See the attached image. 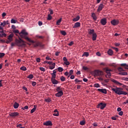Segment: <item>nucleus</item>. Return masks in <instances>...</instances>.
Masks as SVG:
<instances>
[{"label":"nucleus","instance_id":"f257e3e1","mask_svg":"<svg viewBox=\"0 0 128 128\" xmlns=\"http://www.w3.org/2000/svg\"><path fill=\"white\" fill-rule=\"evenodd\" d=\"M28 32H26V30L24 29L22 30V32L19 33V35L20 36V38H24L28 42H32V41L30 39V38L28 37Z\"/></svg>","mask_w":128,"mask_h":128},{"label":"nucleus","instance_id":"f03ea898","mask_svg":"<svg viewBox=\"0 0 128 128\" xmlns=\"http://www.w3.org/2000/svg\"><path fill=\"white\" fill-rule=\"evenodd\" d=\"M15 44L19 47H23L26 46L25 42L22 40L20 38H18V40H16L15 43H12L11 46H14Z\"/></svg>","mask_w":128,"mask_h":128},{"label":"nucleus","instance_id":"7ed1b4c3","mask_svg":"<svg viewBox=\"0 0 128 128\" xmlns=\"http://www.w3.org/2000/svg\"><path fill=\"white\" fill-rule=\"evenodd\" d=\"M122 88H112V90L114 92L115 94H118V95H127V92H122Z\"/></svg>","mask_w":128,"mask_h":128},{"label":"nucleus","instance_id":"20e7f679","mask_svg":"<svg viewBox=\"0 0 128 128\" xmlns=\"http://www.w3.org/2000/svg\"><path fill=\"white\" fill-rule=\"evenodd\" d=\"M111 81L116 84H118L119 86H122V88H126L127 87V86L126 85H124V84H121V83H120V82H118V81H117L116 80H114V79H112L111 80Z\"/></svg>","mask_w":128,"mask_h":128},{"label":"nucleus","instance_id":"39448f33","mask_svg":"<svg viewBox=\"0 0 128 128\" xmlns=\"http://www.w3.org/2000/svg\"><path fill=\"white\" fill-rule=\"evenodd\" d=\"M106 106V104L101 102L100 104H98L96 106L97 108H100L102 110Z\"/></svg>","mask_w":128,"mask_h":128},{"label":"nucleus","instance_id":"423d86ee","mask_svg":"<svg viewBox=\"0 0 128 128\" xmlns=\"http://www.w3.org/2000/svg\"><path fill=\"white\" fill-rule=\"evenodd\" d=\"M120 23V20H112L110 21V24H112V26H116L118 24Z\"/></svg>","mask_w":128,"mask_h":128},{"label":"nucleus","instance_id":"0eeeda50","mask_svg":"<svg viewBox=\"0 0 128 128\" xmlns=\"http://www.w3.org/2000/svg\"><path fill=\"white\" fill-rule=\"evenodd\" d=\"M94 76H102L103 74V72L102 71H100V70H95L94 72Z\"/></svg>","mask_w":128,"mask_h":128},{"label":"nucleus","instance_id":"6e6552de","mask_svg":"<svg viewBox=\"0 0 128 128\" xmlns=\"http://www.w3.org/2000/svg\"><path fill=\"white\" fill-rule=\"evenodd\" d=\"M104 70L105 71V72H106V74H108V76H112V74L110 73V72H112V70L111 69H110L108 68H104Z\"/></svg>","mask_w":128,"mask_h":128},{"label":"nucleus","instance_id":"1a4fd4ad","mask_svg":"<svg viewBox=\"0 0 128 128\" xmlns=\"http://www.w3.org/2000/svg\"><path fill=\"white\" fill-rule=\"evenodd\" d=\"M43 124L44 126H52V122L50 120H48L45 122H44Z\"/></svg>","mask_w":128,"mask_h":128},{"label":"nucleus","instance_id":"9d476101","mask_svg":"<svg viewBox=\"0 0 128 128\" xmlns=\"http://www.w3.org/2000/svg\"><path fill=\"white\" fill-rule=\"evenodd\" d=\"M110 82V79H106L101 82L103 86H107V84Z\"/></svg>","mask_w":128,"mask_h":128},{"label":"nucleus","instance_id":"9b49d317","mask_svg":"<svg viewBox=\"0 0 128 128\" xmlns=\"http://www.w3.org/2000/svg\"><path fill=\"white\" fill-rule=\"evenodd\" d=\"M98 91L100 92H102V94H107V91L106 88H102V89L98 88Z\"/></svg>","mask_w":128,"mask_h":128},{"label":"nucleus","instance_id":"f8f14e48","mask_svg":"<svg viewBox=\"0 0 128 128\" xmlns=\"http://www.w3.org/2000/svg\"><path fill=\"white\" fill-rule=\"evenodd\" d=\"M9 115L10 116L14 118V117L18 116L19 114L18 112H11L9 114Z\"/></svg>","mask_w":128,"mask_h":128},{"label":"nucleus","instance_id":"ddd939ff","mask_svg":"<svg viewBox=\"0 0 128 128\" xmlns=\"http://www.w3.org/2000/svg\"><path fill=\"white\" fill-rule=\"evenodd\" d=\"M64 95V92H58L56 94H55L57 98H60Z\"/></svg>","mask_w":128,"mask_h":128},{"label":"nucleus","instance_id":"4468645a","mask_svg":"<svg viewBox=\"0 0 128 128\" xmlns=\"http://www.w3.org/2000/svg\"><path fill=\"white\" fill-rule=\"evenodd\" d=\"M106 23H107V21H106V18H102L100 20V24L102 26H106Z\"/></svg>","mask_w":128,"mask_h":128},{"label":"nucleus","instance_id":"2eb2a0df","mask_svg":"<svg viewBox=\"0 0 128 128\" xmlns=\"http://www.w3.org/2000/svg\"><path fill=\"white\" fill-rule=\"evenodd\" d=\"M104 6L102 4H100L98 8V12H100L101 10H102L103 8H104Z\"/></svg>","mask_w":128,"mask_h":128},{"label":"nucleus","instance_id":"dca6fc26","mask_svg":"<svg viewBox=\"0 0 128 128\" xmlns=\"http://www.w3.org/2000/svg\"><path fill=\"white\" fill-rule=\"evenodd\" d=\"M34 47H38V46H42V44L41 42H36V43L34 44Z\"/></svg>","mask_w":128,"mask_h":128},{"label":"nucleus","instance_id":"f3484780","mask_svg":"<svg viewBox=\"0 0 128 128\" xmlns=\"http://www.w3.org/2000/svg\"><path fill=\"white\" fill-rule=\"evenodd\" d=\"M13 37H14V34H11L8 36V40H10V42H12V40H12Z\"/></svg>","mask_w":128,"mask_h":128},{"label":"nucleus","instance_id":"a211bd4d","mask_svg":"<svg viewBox=\"0 0 128 128\" xmlns=\"http://www.w3.org/2000/svg\"><path fill=\"white\" fill-rule=\"evenodd\" d=\"M80 26V22H76V23H75L74 26H73V28H77Z\"/></svg>","mask_w":128,"mask_h":128},{"label":"nucleus","instance_id":"6ab92c4d","mask_svg":"<svg viewBox=\"0 0 128 128\" xmlns=\"http://www.w3.org/2000/svg\"><path fill=\"white\" fill-rule=\"evenodd\" d=\"M54 116H58L60 115L59 112H58V110H54V114H53Z\"/></svg>","mask_w":128,"mask_h":128},{"label":"nucleus","instance_id":"aec40b11","mask_svg":"<svg viewBox=\"0 0 128 128\" xmlns=\"http://www.w3.org/2000/svg\"><path fill=\"white\" fill-rule=\"evenodd\" d=\"M36 108H37V106L36 105H34V108L32 110H30L31 114L34 113L36 110Z\"/></svg>","mask_w":128,"mask_h":128},{"label":"nucleus","instance_id":"412c9836","mask_svg":"<svg viewBox=\"0 0 128 128\" xmlns=\"http://www.w3.org/2000/svg\"><path fill=\"white\" fill-rule=\"evenodd\" d=\"M92 40H96V38H97V35L96 34V32H94L92 34Z\"/></svg>","mask_w":128,"mask_h":128},{"label":"nucleus","instance_id":"4be33fe9","mask_svg":"<svg viewBox=\"0 0 128 128\" xmlns=\"http://www.w3.org/2000/svg\"><path fill=\"white\" fill-rule=\"evenodd\" d=\"M51 82H52V84H58V82L56 79L51 80Z\"/></svg>","mask_w":128,"mask_h":128},{"label":"nucleus","instance_id":"5701e85b","mask_svg":"<svg viewBox=\"0 0 128 128\" xmlns=\"http://www.w3.org/2000/svg\"><path fill=\"white\" fill-rule=\"evenodd\" d=\"M80 19V16H77L76 17L74 18V19H72V21L76 22L78 21V20Z\"/></svg>","mask_w":128,"mask_h":128},{"label":"nucleus","instance_id":"b1692460","mask_svg":"<svg viewBox=\"0 0 128 128\" xmlns=\"http://www.w3.org/2000/svg\"><path fill=\"white\" fill-rule=\"evenodd\" d=\"M52 64V66H50V70H54V68H55L56 64V63H53Z\"/></svg>","mask_w":128,"mask_h":128},{"label":"nucleus","instance_id":"393cba45","mask_svg":"<svg viewBox=\"0 0 128 128\" xmlns=\"http://www.w3.org/2000/svg\"><path fill=\"white\" fill-rule=\"evenodd\" d=\"M94 32H95L94 30V29H90L89 30V34L90 35H92Z\"/></svg>","mask_w":128,"mask_h":128},{"label":"nucleus","instance_id":"a878e982","mask_svg":"<svg viewBox=\"0 0 128 128\" xmlns=\"http://www.w3.org/2000/svg\"><path fill=\"white\" fill-rule=\"evenodd\" d=\"M108 54L110 56H112L113 52L112 49H109L108 51Z\"/></svg>","mask_w":128,"mask_h":128},{"label":"nucleus","instance_id":"bb28decb","mask_svg":"<svg viewBox=\"0 0 128 128\" xmlns=\"http://www.w3.org/2000/svg\"><path fill=\"white\" fill-rule=\"evenodd\" d=\"M122 66H124L126 70H128V65L126 64H120Z\"/></svg>","mask_w":128,"mask_h":128},{"label":"nucleus","instance_id":"cd10ccee","mask_svg":"<svg viewBox=\"0 0 128 128\" xmlns=\"http://www.w3.org/2000/svg\"><path fill=\"white\" fill-rule=\"evenodd\" d=\"M56 90L57 92H63L62 88L60 86L56 87Z\"/></svg>","mask_w":128,"mask_h":128},{"label":"nucleus","instance_id":"c85d7f7f","mask_svg":"<svg viewBox=\"0 0 128 128\" xmlns=\"http://www.w3.org/2000/svg\"><path fill=\"white\" fill-rule=\"evenodd\" d=\"M19 106V104L17 102H15V104H14V108H18Z\"/></svg>","mask_w":128,"mask_h":128},{"label":"nucleus","instance_id":"c756f323","mask_svg":"<svg viewBox=\"0 0 128 128\" xmlns=\"http://www.w3.org/2000/svg\"><path fill=\"white\" fill-rule=\"evenodd\" d=\"M51 75H52V77L51 78V80H54L56 78V74H50Z\"/></svg>","mask_w":128,"mask_h":128},{"label":"nucleus","instance_id":"7c9ffc66","mask_svg":"<svg viewBox=\"0 0 128 128\" xmlns=\"http://www.w3.org/2000/svg\"><path fill=\"white\" fill-rule=\"evenodd\" d=\"M92 18H93V19L94 20H96L97 19V18H96V14L95 13H92Z\"/></svg>","mask_w":128,"mask_h":128},{"label":"nucleus","instance_id":"2f4dec72","mask_svg":"<svg viewBox=\"0 0 128 128\" xmlns=\"http://www.w3.org/2000/svg\"><path fill=\"white\" fill-rule=\"evenodd\" d=\"M75 82L76 84H78V83L82 82V80H78V78L75 80Z\"/></svg>","mask_w":128,"mask_h":128},{"label":"nucleus","instance_id":"473e14b6","mask_svg":"<svg viewBox=\"0 0 128 128\" xmlns=\"http://www.w3.org/2000/svg\"><path fill=\"white\" fill-rule=\"evenodd\" d=\"M6 25V22L4 20L3 22H1L0 26H4Z\"/></svg>","mask_w":128,"mask_h":128},{"label":"nucleus","instance_id":"72a5a7b5","mask_svg":"<svg viewBox=\"0 0 128 128\" xmlns=\"http://www.w3.org/2000/svg\"><path fill=\"white\" fill-rule=\"evenodd\" d=\"M60 34L62 35V36H66V32L64 31V30H61L60 31Z\"/></svg>","mask_w":128,"mask_h":128},{"label":"nucleus","instance_id":"f704fd0d","mask_svg":"<svg viewBox=\"0 0 128 128\" xmlns=\"http://www.w3.org/2000/svg\"><path fill=\"white\" fill-rule=\"evenodd\" d=\"M62 21V18H60V20H58L56 22V25L57 26H60V22Z\"/></svg>","mask_w":128,"mask_h":128},{"label":"nucleus","instance_id":"c9c22d12","mask_svg":"<svg viewBox=\"0 0 128 128\" xmlns=\"http://www.w3.org/2000/svg\"><path fill=\"white\" fill-rule=\"evenodd\" d=\"M20 70L23 71H26L27 70L26 68L24 67V66H22L20 68Z\"/></svg>","mask_w":128,"mask_h":128},{"label":"nucleus","instance_id":"e433bc0d","mask_svg":"<svg viewBox=\"0 0 128 128\" xmlns=\"http://www.w3.org/2000/svg\"><path fill=\"white\" fill-rule=\"evenodd\" d=\"M58 70L59 72H61L64 71V68L61 67H59L58 68Z\"/></svg>","mask_w":128,"mask_h":128},{"label":"nucleus","instance_id":"4c0bfd02","mask_svg":"<svg viewBox=\"0 0 128 128\" xmlns=\"http://www.w3.org/2000/svg\"><path fill=\"white\" fill-rule=\"evenodd\" d=\"M60 80H61V82H64L66 80V78L64 76H61Z\"/></svg>","mask_w":128,"mask_h":128},{"label":"nucleus","instance_id":"58836bf2","mask_svg":"<svg viewBox=\"0 0 128 128\" xmlns=\"http://www.w3.org/2000/svg\"><path fill=\"white\" fill-rule=\"evenodd\" d=\"M18 22V20H14V19H12L11 20V23L12 24H16Z\"/></svg>","mask_w":128,"mask_h":128},{"label":"nucleus","instance_id":"ea45409f","mask_svg":"<svg viewBox=\"0 0 128 128\" xmlns=\"http://www.w3.org/2000/svg\"><path fill=\"white\" fill-rule=\"evenodd\" d=\"M120 74L122 75V76H126V75H128V72H121L120 73Z\"/></svg>","mask_w":128,"mask_h":128},{"label":"nucleus","instance_id":"a19ab883","mask_svg":"<svg viewBox=\"0 0 128 128\" xmlns=\"http://www.w3.org/2000/svg\"><path fill=\"white\" fill-rule=\"evenodd\" d=\"M28 78L30 79H32L34 78V76L32 75V74H30L28 76Z\"/></svg>","mask_w":128,"mask_h":128},{"label":"nucleus","instance_id":"79ce46f5","mask_svg":"<svg viewBox=\"0 0 128 128\" xmlns=\"http://www.w3.org/2000/svg\"><path fill=\"white\" fill-rule=\"evenodd\" d=\"M52 16L50 14H48L47 20H51L52 19Z\"/></svg>","mask_w":128,"mask_h":128},{"label":"nucleus","instance_id":"37998d69","mask_svg":"<svg viewBox=\"0 0 128 128\" xmlns=\"http://www.w3.org/2000/svg\"><path fill=\"white\" fill-rule=\"evenodd\" d=\"M64 64H66V66H70V62L68 61V60H66V62H64Z\"/></svg>","mask_w":128,"mask_h":128},{"label":"nucleus","instance_id":"c03bdc74","mask_svg":"<svg viewBox=\"0 0 128 128\" xmlns=\"http://www.w3.org/2000/svg\"><path fill=\"white\" fill-rule=\"evenodd\" d=\"M94 87L96 88H100V85L98 84H94Z\"/></svg>","mask_w":128,"mask_h":128},{"label":"nucleus","instance_id":"a18cd8bd","mask_svg":"<svg viewBox=\"0 0 128 128\" xmlns=\"http://www.w3.org/2000/svg\"><path fill=\"white\" fill-rule=\"evenodd\" d=\"M80 125H82V126L84 125L85 124V121L84 120H82V121L80 122Z\"/></svg>","mask_w":128,"mask_h":128},{"label":"nucleus","instance_id":"49530a36","mask_svg":"<svg viewBox=\"0 0 128 128\" xmlns=\"http://www.w3.org/2000/svg\"><path fill=\"white\" fill-rule=\"evenodd\" d=\"M5 56V54L4 53H0V58H2L3 56Z\"/></svg>","mask_w":128,"mask_h":128},{"label":"nucleus","instance_id":"de8ad7c7","mask_svg":"<svg viewBox=\"0 0 128 128\" xmlns=\"http://www.w3.org/2000/svg\"><path fill=\"white\" fill-rule=\"evenodd\" d=\"M74 74V70H70V71L69 72L70 76H72V74Z\"/></svg>","mask_w":128,"mask_h":128},{"label":"nucleus","instance_id":"09e8293b","mask_svg":"<svg viewBox=\"0 0 128 128\" xmlns=\"http://www.w3.org/2000/svg\"><path fill=\"white\" fill-rule=\"evenodd\" d=\"M40 70L42 72H46V69L44 68H40Z\"/></svg>","mask_w":128,"mask_h":128},{"label":"nucleus","instance_id":"8fccbe9b","mask_svg":"<svg viewBox=\"0 0 128 128\" xmlns=\"http://www.w3.org/2000/svg\"><path fill=\"white\" fill-rule=\"evenodd\" d=\"M118 70L120 72H124V69L120 67L118 68Z\"/></svg>","mask_w":128,"mask_h":128},{"label":"nucleus","instance_id":"3c124183","mask_svg":"<svg viewBox=\"0 0 128 128\" xmlns=\"http://www.w3.org/2000/svg\"><path fill=\"white\" fill-rule=\"evenodd\" d=\"M82 70H88V68L86 67V66H83Z\"/></svg>","mask_w":128,"mask_h":128},{"label":"nucleus","instance_id":"603ef678","mask_svg":"<svg viewBox=\"0 0 128 128\" xmlns=\"http://www.w3.org/2000/svg\"><path fill=\"white\" fill-rule=\"evenodd\" d=\"M13 32H14V34H19V31L18 30H14Z\"/></svg>","mask_w":128,"mask_h":128},{"label":"nucleus","instance_id":"864d4df0","mask_svg":"<svg viewBox=\"0 0 128 128\" xmlns=\"http://www.w3.org/2000/svg\"><path fill=\"white\" fill-rule=\"evenodd\" d=\"M84 55L86 56H89V54L88 52H84Z\"/></svg>","mask_w":128,"mask_h":128},{"label":"nucleus","instance_id":"5fc2aeb1","mask_svg":"<svg viewBox=\"0 0 128 128\" xmlns=\"http://www.w3.org/2000/svg\"><path fill=\"white\" fill-rule=\"evenodd\" d=\"M74 44V42L72 41L70 42V44H68V46H71Z\"/></svg>","mask_w":128,"mask_h":128},{"label":"nucleus","instance_id":"6e6d98bb","mask_svg":"<svg viewBox=\"0 0 128 128\" xmlns=\"http://www.w3.org/2000/svg\"><path fill=\"white\" fill-rule=\"evenodd\" d=\"M22 109L24 110H27V109H28V106H25L24 108H22Z\"/></svg>","mask_w":128,"mask_h":128},{"label":"nucleus","instance_id":"4d7b16f0","mask_svg":"<svg viewBox=\"0 0 128 128\" xmlns=\"http://www.w3.org/2000/svg\"><path fill=\"white\" fill-rule=\"evenodd\" d=\"M36 62H40V58H36Z\"/></svg>","mask_w":128,"mask_h":128},{"label":"nucleus","instance_id":"13d9d810","mask_svg":"<svg viewBox=\"0 0 128 128\" xmlns=\"http://www.w3.org/2000/svg\"><path fill=\"white\" fill-rule=\"evenodd\" d=\"M49 11L50 12V14H53L54 12H53L52 10L50 8V9H49Z\"/></svg>","mask_w":128,"mask_h":128},{"label":"nucleus","instance_id":"bf43d9fd","mask_svg":"<svg viewBox=\"0 0 128 128\" xmlns=\"http://www.w3.org/2000/svg\"><path fill=\"white\" fill-rule=\"evenodd\" d=\"M36 82H32V86H36Z\"/></svg>","mask_w":128,"mask_h":128},{"label":"nucleus","instance_id":"052dcab7","mask_svg":"<svg viewBox=\"0 0 128 128\" xmlns=\"http://www.w3.org/2000/svg\"><path fill=\"white\" fill-rule=\"evenodd\" d=\"M124 114V112H118V115L122 116Z\"/></svg>","mask_w":128,"mask_h":128},{"label":"nucleus","instance_id":"680f3d73","mask_svg":"<svg viewBox=\"0 0 128 128\" xmlns=\"http://www.w3.org/2000/svg\"><path fill=\"white\" fill-rule=\"evenodd\" d=\"M111 118H112V120H116V118L115 117V116H112Z\"/></svg>","mask_w":128,"mask_h":128},{"label":"nucleus","instance_id":"e2e57ef3","mask_svg":"<svg viewBox=\"0 0 128 128\" xmlns=\"http://www.w3.org/2000/svg\"><path fill=\"white\" fill-rule=\"evenodd\" d=\"M46 102H52L50 99H46Z\"/></svg>","mask_w":128,"mask_h":128},{"label":"nucleus","instance_id":"0e129e2a","mask_svg":"<svg viewBox=\"0 0 128 128\" xmlns=\"http://www.w3.org/2000/svg\"><path fill=\"white\" fill-rule=\"evenodd\" d=\"M22 89H23L24 90H26V92H28V88H27L26 87H25V86H24L22 87Z\"/></svg>","mask_w":128,"mask_h":128},{"label":"nucleus","instance_id":"69168bd1","mask_svg":"<svg viewBox=\"0 0 128 128\" xmlns=\"http://www.w3.org/2000/svg\"><path fill=\"white\" fill-rule=\"evenodd\" d=\"M63 60H64V62H66L68 60L66 57H64Z\"/></svg>","mask_w":128,"mask_h":128},{"label":"nucleus","instance_id":"338daca9","mask_svg":"<svg viewBox=\"0 0 128 128\" xmlns=\"http://www.w3.org/2000/svg\"><path fill=\"white\" fill-rule=\"evenodd\" d=\"M38 24H39L40 26H42V22H40V21H39L38 22Z\"/></svg>","mask_w":128,"mask_h":128},{"label":"nucleus","instance_id":"774afa93","mask_svg":"<svg viewBox=\"0 0 128 128\" xmlns=\"http://www.w3.org/2000/svg\"><path fill=\"white\" fill-rule=\"evenodd\" d=\"M22 124H18V125H17L16 127L18 128H20L22 126Z\"/></svg>","mask_w":128,"mask_h":128}]
</instances>
